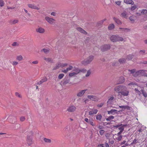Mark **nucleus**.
<instances>
[{
	"mask_svg": "<svg viewBox=\"0 0 147 147\" xmlns=\"http://www.w3.org/2000/svg\"><path fill=\"white\" fill-rule=\"evenodd\" d=\"M128 71L130 72L132 74V75L135 77L140 76H146V72L147 71L146 70H142L136 71L135 69H133L131 70L129 69Z\"/></svg>",
	"mask_w": 147,
	"mask_h": 147,
	"instance_id": "1",
	"label": "nucleus"
},
{
	"mask_svg": "<svg viewBox=\"0 0 147 147\" xmlns=\"http://www.w3.org/2000/svg\"><path fill=\"white\" fill-rule=\"evenodd\" d=\"M110 39L113 42L122 41L123 40V38L118 35H112L110 37Z\"/></svg>",
	"mask_w": 147,
	"mask_h": 147,
	"instance_id": "2",
	"label": "nucleus"
},
{
	"mask_svg": "<svg viewBox=\"0 0 147 147\" xmlns=\"http://www.w3.org/2000/svg\"><path fill=\"white\" fill-rule=\"evenodd\" d=\"M94 58V57L93 56H90L87 57L86 59L83 61L82 63V64L84 65H87L91 63L93 60Z\"/></svg>",
	"mask_w": 147,
	"mask_h": 147,
	"instance_id": "3",
	"label": "nucleus"
},
{
	"mask_svg": "<svg viewBox=\"0 0 147 147\" xmlns=\"http://www.w3.org/2000/svg\"><path fill=\"white\" fill-rule=\"evenodd\" d=\"M129 93V91L127 88L124 86L122 90L120 92V94L124 96H127L128 95Z\"/></svg>",
	"mask_w": 147,
	"mask_h": 147,
	"instance_id": "4",
	"label": "nucleus"
},
{
	"mask_svg": "<svg viewBox=\"0 0 147 147\" xmlns=\"http://www.w3.org/2000/svg\"><path fill=\"white\" fill-rule=\"evenodd\" d=\"M110 45H102L100 47L101 50L102 51H105L110 49Z\"/></svg>",
	"mask_w": 147,
	"mask_h": 147,
	"instance_id": "5",
	"label": "nucleus"
},
{
	"mask_svg": "<svg viewBox=\"0 0 147 147\" xmlns=\"http://www.w3.org/2000/svg\"><path fill=\"white\" fill-rule=\"evenodd\" d=\"M124 86H119L116 87L114 88L115 91L120 94V92L122 90Z\"/></svg>",
	"mask_w": 147,
	"mask_h": 147,
	"instance_id": "6",
	"label": "nucleus"
},
{
	"mask_svg": "<svg viewBox=\"0 0 147 147\" xmlns=\"http://www.w3.org/2000/svg\"><path fill=\"white\" fill-rule=\"evenodd\" d=\"M76 109V108L75 106L71 105L68 107L67 111L69 112H73L75 111Z\"/></svg>",
	"mask_w": 147,
	"mask_h": 147,
	"instance_id": "7",
	"label": "nucleus"
},
{
	"mask_svg": "<svg viewBox=\"0 0 147 147\" xmlns=\"http://www.w3.org/2000/svg\"><path fill=\"white\" fill-rule=\"evenodd\" d=\"M45 19L48 22L51 24H53L55 21V19L47 16L45 17Z\"/></svg>",
	"mask_w": 147,
	"mask_h": 147,
	"instance_id": "8",
	"label": "nucleus"
},
{
	"mask_svg": "<svg viewBox=\"0 0 147 147\" xmlns=\"http://www.w3.org/2000/svg\"><path fill=\"white\" fill-rule=\"evenodd\" d=\"M87 97L88 99L94 101H97L98 100L97 97L95 96L94 95H88Z\"/></svg>",
	"mask_w": 147,
	"mask_h": 147,
	"instance_id": "9",
	"label": "nucleus"
},
{
	"mask_svg": "<svg viewBox=\"0 0 147 147\" xmlns=\"http://www.w3.org/2000/svg\"><path fill=\"white\" fill-rule=\"evenodd\" d=\"M26 141L29 145H30L32 143V138L31 136H28L27 138Z\"/></svg>",
	"mask_w": 147,
	"mask_h": 147,
	"instance_id": "10",
	"label": "nucleus"
},
{
	"mask_svg": "<svg viewBox=\"0 0 147 147\" xmlns=\"http://www.w3.org/2000/svg\"><path fill=\"white\" fill-rule=\"evenodd\" d=\"M87 90H81L77 93V96H82Z\"/></svg>",
	"mask_w": 147,
	"mask_h": 147,
	"instance_id": "11",
	"label": "nucleus"
},
{
	"mask_svg": "<svg viewBox=\"0 0 147 147\" xmlns=\"http://www.w3.org/2000/svg\"><path fill=\"white\" fill-rule=\"evenodd\" d=\"M67 65V63H62V64H58L56 66V67L54 68V69H57L59 68L60 66L62 67H63Z\"/></svg>",
	"mask_w": 147,
	"mask_h": 147,
	"instance_id": "12",
	"label": "nucleus"
},
{
	"mask_svg": "<svg viewBox=\"0 0 147 147\" xmlns=\"http://www.w3.org/2000/svg\"><path fill=\"white\" fill-rule=\"evenodd\" d=\"M120 16L121 17L126 19L127 18H128L127 13L125 11H124L122 13H121Z\"/></svg>",
	"mask_w": 147,
	"mask_h": 147,
	"instance_id": "13",
	"label": "nucleus"
},
{
	"mask_svg": "<svg viewBox=\"0 0 147 147\" xmlns=\"http://www.w3.org/2000/svg\"><path fill=\"white\" fill-rule=\"evenodd\" d=\"M28 6L29 7L32 9H37V7L36 5L33 4H28Z\"/></svg>",
	"mask_w": 147,
	"mask_h": 147,
	"instance_id": "14",
	"label": "nucleus"
},
{
	"mask_svg": "<svg viewBox=\"0 0 147 147\" xmlns=\"http://www.w3.org/2000/svg\"><path fill=\"white\" fill-rule=\"evenodd\" d=\"M124 3L129 4L133 5L134 3L132 0H124Z\"/></svg>",
	"mask_w": 147,
	"mask_h": 147,
	"instance_id": "15",
	"label": "nucleus"
},
{
	"mask_svg": "<svg viewBox=\"0 0 147 147\" xmlns=\"http://www.w3.org/2000/svg\"><path fill=\"white\" fill-rule=\"evenodd\" d=\"M117 110L115 109H111L110 111H107L108 114H114L117 113Z\"/></svg>",
	"mask_w": 147,
	"mask_h": 147,
	"instance_id": "16",
	"label": "nucleus"
},
{
	"mask_svg": "<svg viewBox=\"0 0 147 147\" xmlns=\"http://www.w3.org/2000/svg\"><path fill=\"white\" fill-rule=\"evenodd\" d=\"M23 58L21 55H17L16 57V60L18 61H21L23 60Z\"/></svg>",
	"mask_w": 147,
	"mask_h": 147,
	"instance_id": "17",
	"label": "nucleus"
},
{
	"mask_svg": "<svg viewBox=\"0 0 147 147\" xmlns=\"http://www.w3.org/2000/svg\"><path fill=\"white\" fill-rule=\"evenodd\" d=\"M113 19L117 24L121 25L122 24L121 21L119 20L114 17L113 18Z\"/></svg>",
	"mask_w": 147,
	"mask_h": 147,
	"instance_id": "18",
	"label": "nucleus"
},
{
	"mask_svg": "<svg viewBox=\"0 0 147 147\" xmlns=\"http://www.w3.org/2000/svg\"><path fill=\"white\" fill-rule=\"evenodd\" d=\"M18 22V21L17 20H11L9 21V23L11 24H15L17 23Z\"/></svg>",
	"mask_w": 147,
	"mask_h": 147,
	"instance_id": "19",
	"label": "nucleus"
},
{
	"mask_svg": "<svg viewBox=\"0 0 147 147\" xmlns=\"http://www.w3.org/2000/svg\"><path fill=\"white\" fill-rule=\"evenodd\" d=\"M98 112V110L96 109H94L93 111H90L89 112V115H92L93 114H96Z\"/></svg>",
	"mask_w": 147,
	"mask_h": 147,
	"instance_id": "20",
	"label": "nucleus"
},
{
	"mask_svg": "<svg viewBox=\"0 0 147 147\" xmlns=\"http://www.w3.org/2000/svg\"><path fill=\"white\" fill-rule=\"evenodd\" d=\"M77 30L82 33L84 34H87V32H86L82 28H77Z\"/></svg>",
	"mask_w": 147,
	"mask_h": 147,
	"instance_id": "21",
	"label": "nucleus"
},
{
	"mask_svg": "<svg viewBox=\"0 0 147 147\" xmlns=\"http://www.w3.org/2000/svg\"><path fill=\"white\" fill-rule=\"evenodd\" d=\"M119 107L121 109H126L127 110H130V107L128 106H119Z\"/></svg>",
	"mask_w": 147,
	"mask_h": 147,
	"instance_id": "22",
	"label": "nucleus"
},
{
	"mask_svg": "<svg viewBox=\"0 0 147 147\" xmlns=\"http://www.w3.org/2000/svg\"><path fill=\"white\" fill-rule=\"evenodd\" d=\"M114 97L113 96L110 97L109 99L107 102L108 104H111L112 102V101L114 99Z\"/></svg>",
	"mask_w": 147,
	"mask_h": 147,
	"instance_id": "23",
	"label": "nucleus"
},
{
	"mask_svg": "<svg viewBox=\"0 0 147 147\" xmlns=\"http://www.w3.org/2000/svg\"><path fill=\"white\" fill-rule=\"evenodd\" d=\"M47 78H44L43 79L40 81V82L37 83L38 84H40L43 83L44 82H45L47 81Z\"/></svg>",
	"mask_w": 147,
	"mask_h": 147,
	"instance_id": "24",
	"label": "nucleus"
},
{
	"mask_svg": "<svg viewBox=\"0 0 147 147\" xmlns=\"http://www.w3.org/2000/svg\"><path fill=\"white\" fill-rule=\"evenodd\" d=\"M37 32L40 33H42L45 32V30L42 28H39L37 30Z\"/></svg>",
	"mask_w": 147,
	"mask_h": 147,
	"instance_id": "25",
	"label": "nucleus"
},
{
	"mask_svg": "<svg viewBox=\"0 0 147 147\" xmlns=\"http://www.w3.org/2000/svg\"><path fill=\"white\" fill-rule=\"evenodd\" d=\"M115 26L113 24H110L108 26V29L109 30H111L114 28Z\"/></svg>",
	"mask_w": 147,
	"mask_h": 147,
	"instance_id": "26",
	"label": "nucleus"
},
{
	"mask_svg": "<svg viewBox=\"0 0 147 147\" xmlns=\"http://www.w3.org/2000/svg\"><path fill=\"white\" fill-rule=\"evenodd\" d=\"M134 57V55H129L127 56V59L128 60H131Z\"/></svg>",
	"mask_w": 147,
	"mask_h": 147,
	"instance_id": "27",
	"label": "nucleus"
},
{
	"mask_svg": "<svg viewBox=\"0 0 147 147\" xmlns=\"http://www.w3.org/2000/svg\"><path fill=\"white\" fill-rule=\"evenodd\" d=\"M102 117V116L101 115H97L96 116V119L97 120L100 121L101 120Z\"/></svg>",
	"mask_w": 147,
	"mask_h": 147,
	"instance_id": "28",
	"label": "nucleus"
},
{
	"mask_svg": "<svg viewBox=\"0 0 147 147\" xmlns=\"http://www.w3.org/2000/svg\"><path fill=\"white\" fill-rule=\"evenodd\" d=\"M44 140L46 143H51V141L50 139L45 138H44Z\"/></svg>",
	"mask_w": 147,
	"mask_h": 147,
	"instance_id": "29",
	"label": "nucleus"
},
{
	"mask_svg": "<svg viewBox=\"0 0 147 147\" xmlns=\"http://www.w3.org/2000/svg\"><path fill=\"white\" fill-rule=\"evenodd\" d=\"M73 70L75 71V72L77 73V74L80 72V70L77 68H75L74 69H73Z\"/></svg>",
	"mask_w": 147,
	"mask_h": 147,
	"instance_id": "30",
	"label": "nucleus"
},
{
	"mask_svg": "<svg viewBox=\"0 0 147 147\" xmlns=\"http://www.w3.org/2000/svg\"><path fill=\"white\" fill-rule=\"evenodd\" d=\"M114 118V117L113 116H110L108 117V118L106 119V120L107 121H111V120L113 119Z\"/></svg>",
	"mask_w": 147,
	"mask_h": 147,
	"instance_id": "31",
	"label": "nucleus"
},
{
	"mask_svg": "<svg viewBox=\"0 0 147 147\" xmlns=\"http://www.w3.org/2000/svg\"><path fill=\"white\" fill-rule=\"evenodd\" d=\"M119 28L120 29H121L122 31L123 32H128L129 31V29L127 28Z\"/></svg>",
	"mask_w": 147,
	"mask_h": 147,
	"instance_id": "32",
	"label": "nucleus"
},
{
	"mask_svg": "<svg viewBox=\"0 0 147 147\" xmlns=\"http://www.w3.org/2000/svg\"><path fill=\"white\" fill-rule=\"evenodd\" d=\"M119 61L120 63H123L125 62V60L124 58H122L119 59Z\"/></svg>",
	"mask_w": 147,
	"mask_h": 147,
	"instance_id": "33",
	"label": "nucleus"
},
{
	"mask_svg": "<svg viewBox=\"0 0 147 147\" xmlns=\"http://www.w3.org/2000/svg\"><path fill=\"white\" fill-rule=\"evenodd\" d=\"M141 92H142L143 95L145 97H147V94L144 91V90H141Z\"/></svg>",
	"mask_w": 147,
	"mask_h": 147,
	"instance_id": "34",
	"label": "nucleus"
},
{
	"mask_svg": "<svg viewBox=\"0 0 147 147\" xmlns=\"http://www.w3.org/2000/svg\"><path fill=\"white\" fill-rule=\"evenodd\" d=\"M147 13V10L146 9H143L141 10V13L142 14H146Z\"/></svg>",
	"mask_w": 147,
	"mask_h": 147,
	"instance_id": "35",
	"label": "nucleus"
},
{
	"mask_svg": "<svg viewBox=\"0 0 147 147\" xmlns=\"http://www.w3.org/2000/svg\"><path fill=\"white\" fill-rule=\"evenodd\" d=\"M44 59L47 61H48L50 62H52L53 61L50 58H45Z\"/></svg>",
	"mask_w": 147,
	"mask_h": 147,
	"instance_id": "36",
	"label": "nucleus"
},
{
	"mask_svg": "<svg viewBox=\"0 0 147 147\" xmlns=\"http://www.w3.org/2000/svg\"><path fill=\"white\" fill-rule=\"evenodd\" d=\"M11 63L12 64V65L14 66H16L17 65L18 63V62L16 61H14L12 62Z\"/></svg>",
	"mask_w": 147,
	"mask_h": 147,
	"instance_id": "37",
	"label": "nucleus"
},
{
	"mask_svg": "<svg viewBox=\"0 0 147 147\" xmlns=\"http://www.w3.org/2000/svg\"><path fill=\"white\" fill-rule=\"evenodd\" d=\"M4 3L3 0H0V7H2L4 5Z\"/></svg>",
	"mask_w": 147,
	"mask_h": 147,
	"instance_id": "38",
	"label": "nucleus"
},
{
	"mask_svg": "<svg viewBox=\"0 0 147 147\" xmlns=\"http://www.w3.org/2000/svg\"><path fill=\"white\" fill-rule=\"evenodd\" d=\"M76 75H77V73H76L74 72L69 73V76L70 77H72L73 76H75Z\"/></svg>",
	"mask_w": 147,
	"mask_h": 147,
	"instance_id": "39",
	"label": "nucleus"
},
{
	"mask_svg": "<svg viewBox=\"0 0 147 147\" xmlns=\"http://www.w3.org/2000/svg\"><path fill=\"white\" fill-rule=\"evenodd\" d=\"M64 76V74H59L58 76V78L60 79H61Z\"/></svg>",
	"mask_w": 147,
	"mask_h": 147,
	"instance_id": "40",
	"label": "nucleus"
},
{
	"mask_svg": "<svg viewBox=\"0 0 147 147\" xmlns=\"http://www.w3.org/2000/svg\"><path fill=\"white\" fill-rule=\"evenodd\" d=\"M136 8L137 6L136 5H134L131 7L130 8V9L131 11H133Z\"/></svg>",
	"mask_w": 147,
	"mask_h": 147,
	"instance_id": "41",
	"label": "nucleus"
},
{
	"mask_svg": "<svg viewBox=\"0 0 147 147\" xmlns=\"http://www.w3.org/2000/svg\"><path fill=\"white\" fill-rule=\"evenodd\" d=\"M115 2V3L118 5H119L121 3V1H116L115 0H113Z\"/></svg>",
	"mask_w": 147,
	"mask_h": 147,
	"instance_id": "42",
	"label": "nucleus"
},
{
	"mask_svg": "<svg viewBox=\"0 0 147 147\" xmlns=\"http://www.w3.org/2000/svg\"><path fill=\"white\" fill-rule=\"evenodd\" d=\"M44 52L45 53H47L49 52V50L48 49H42Z\"/></svg>",
	"mask_w": 147,
	"mask_h": 147,
	"instance_id": "43",
	"label": "nucleus"
},
{
	"mask_svg": "<svg viewBox=\"0 0 147 147\" xmlns=\"http://www.w3.org/2000/svg\"><path fill=\"white\" fill-rule=\"evenodd\" d=\"M91 74V71L90 70L88 71L86 74V76L88 77Z\"/></svg>",
	"mask_w": 147,
	"mask_h": 147,
	"instance_id": "44",
	"label": "nucleus"
},
{
	"mask_svg": "<svg viewBox=\"0 0 147 147\" xmlns=\"http://www.w3.org/2000/svg\"><path fill=\"white\" fill-rule=\"evenodd\" d=\"M12 45L13 46H18L19 45V44L16 42H14L12 43Z\"/></svg>",
	"mask_w": 147,
	"mask_h": 147,
	"instance_id": "45",
	"label": "nucleus"
},
{
	"mask_svg": "<svg viewBox=\"0 0 147 147\" xmlns=\"http://www.w3.org/2000/svg\"><path fill=\"white\" fill-rule=\"evenodd\" d=\"M73 69V67L71 66L70 65L69 66V67L67 68V71H69L70 70H71Z\"/></svg>",
	"mask_w": 147,
	"mask_h": 147,
	"instance_id": "46",
	"label": "nucleus"
},
{
	"mask_svg": "<svg viewBox=\"0 0 147 147\" xmlns=\"http://www.w3.org/2000/svg\"><path fill=\"white\" fill-rule=\"evenodd\" d=\"M89 123H90V125H92L93 126H94V123L92 121V120H91L90 119H89Z\"/></svg>",
	"mask_w": 147,
	"mask_h": 147,
	"instance_id": "47",
	"label": "nucleus"
},
{
	"mask_svg": "<svg viewBox=\"0 0 147 147\" xmlns=\"http://www.w3.org/2000/svg\"><path fill=\"white\" fill-rule=\"evenodd\" d=\"M105 131L103 130H101L99 131V133L100 135H102L104 134Z\"/></svg>",
	"mask_w": 147,
	"mask_h": 147,
	"instance_id": "48",
	"label": "nucleus"
},
{
	"mask_svg": "<svg viewBox=\"0 0 147 147\" xmlns=\"http://www.w3.org/2000/svg\"><path fill=\"white\" fill-rule=\"evenodd\" d=\"M120 80H122L121 81H120V83H122L125 81V79L123 77H121L120 78Z\"/></svg>",
	"mask_w": 147,
	"mask_h": 147,
	"instance_id": "49",
	"label": "nucleus"
},
{
	"mask_svg": "<svg viewBox=\"0 0 147 147\" xmlns=\"http://www.w3.org/2000/svg\"><path fill=\"white\" fill-rule=\"evenodd\" d=\"M69 80H66L64 81L63 83V84L64 85H65V84H67L69 83Z\"/></svg>",
	"mask_w": 147,
	"mask_h": 147,
	"instance_id": "50",
	"label": "nucleus"
},
{
	"mask_svg": "<svg viewBox=\"0 0 147 147\" xmlns=\"http://www.w3.org/2000/svg\"><path fill=\"white\" fill-rule=\"evenodd\" d=\"M145 50H141L139 52V53L140 54L142 55L144 54L145 53Z\"/></svg>",
	"mask_w": 147,
	"mask_h": 147,
	"instance_id": "51",
	"label": "nucleus"
},
{
	"mask_svg": "<svg viewBox=\"0 0 147 147\" xmlns=\"http://www.w3.org/2000/svg\"><path fill=\"white\" fill-rule=\"evenodd\" d=\"M129 19L133 23L134 22V20L132 16H130L129 18Z\"/></svg>",
	"mask_w": 147,
	"mask_h": 147,
	"instance_id": "52",
	"label": "nucleus"
},
{
	"mask_svg": "<svg viewBox=\"0 0 147 147\" xmlns=\"http://www.w3.org/2000/svg\"><path fill=\"white\" fill-rule=\"evenodd\" d=\"M15 95L16 96L19 98H21L22 97L21 95L18 92H16L15 93Z\"/></svg>",
	"mask_w": 147,
	"mask_h": 147,
	"instance_id": "53",
	"label": "nucleus"
},
{
	"mask_svg": "<svg viewBox=\"0 0 147 147\" xmlns=\"http://www.w3.org/2000/svg\"><path fill=\"white\" fill-rule=\"evenodd\" d=\"M109 144H113L114 143V141L110 139L109 140Z\"/></svg>",
	"mask_w": 147,
	"mask_h": 147,
	"instance_id": "54",
	"label": "nucleus"
},
{
	"mask_svg": "<svg viewBox=\"0 0 147 147\" xmlns=\"http://www.w3.org/2000/svg\"><path fill=\"white\" fill-rule=\"evenodd\" d=\"M20 119L21 121H23L25 120V118L24 117H22L20 118Z\"/></svg>",
	"mask_w": 147,
	"mask_h": 147,
	"instance_id": "55",
	"label": "nucleus"
},
{
	"mask_svg": "<svg viewBox=\"0 0 147 147\" xmlns=\"http://www.w3.org/2000/svg\"><path fill=\"white\" fill-rule=\"evenodd\" d=\"M137 141V140L136 139H134L133 141V142L131 143V144H136V143Z\"/></svg>",
	"mask_w": 147,
	"mask_h": 147,
	"instance_id": "56",
	"label": "nucleus"
},
{
	"mask_svg": "<svg viewBox=\"0 0 147 147\" xmlns=\"http://www.w3.org/2000/svg\"><path fill=\"white\" fill-rule=\"evenodd\" d=\"M86 70L85 69H82L80 70V72H82L83 73H85L86 72Z\"/></svg>",
	"mask_w": 147,
	"mask_h": 147,
	"instance_id": "57",
	"label": "nucleus"
},
{
	"mask_svg": "<svg viewBox=\"0 0 147 147\" xmlns=\"http://www.w3.org/2000/svg\"><path fill=\"white\" fill-rule=\"evenodd\" d=\"M98 147H104L103 144H99L98 146Z\"/></svg>",
	"mask_w": 147,
	"mask_h": 147,
	"instance_id": "58",
	"label": "nucleus"
},
{
	"mask_svg": "<svg viewBox=\"0 0 147 147\" xmlns=\"http://www.w3.org/2000/svg\"><path fill=\"white\" fill-rule=\"evenodd\" d=\"M103 105V104L101 103L100 104H98L97 105V106L98 107H101Z\"/></svg>",
	"mask_w": 147,
	"mask_h": 147,
	"instance_id": "59",
	"label": "nucleus"
},
{
	"mask_svg": "<svg viewBox=\"0 0 147 147\" xmlns=\"http://www.w3.org/2000/svg\"><path fill=\"white\" fill-rule=\"evenodd\" d=\"M85 121L86 122L89 123V120L87 118H86L85 119Z\"/></svg>",
	"mask_w": 147,
	"mask_h": 147,
	"instance_id": "60",
	"label": "nucleus"
},
{
	"mask_svg": "<svg viewBox=\"0 0 147 147\" xmlns=\"http://www.w3.org/2000/svg\"><path fill=\"white\" fill-rule=\"evenodd\" d=\"M119 129L120 130V131H123V129H124V128H123V127L122 126V127H119Z\"/></svg>",
	"mask_w": 147,
	"mask_h": 147,
	"instance_id": "61",
	"label": "nucleus"
},
{
	"mask_svg": "<svg viewBox=\"0 0 147 147\" xmlns=\"http://www.w3.org/2000/svg\"><path fill=\"white\" fill-rule=\"evenodd\" d=\"M122 138V136L121 135L119 137L117 138V140L120 141L121 140Z\"/></svg>",
	"mask_w": 147,
	"mask_h": 147,
	"instance_id": "62",
	"label": "nucleus"
},
{
	"mask_svg": "<svg viewBox=\"0 0 147 147\" xmlns=\"http://www.w3.org/2000/svg\"><path fill=\"white\" fill-rule=\"evenodd\" d=\"M51 15L53 16H55V13L54 12H52L51 13Z\"/></svg>",
	"mask_w": 147,
	"mask_h": 147,
	"instance_id": "63",
	"label": "nucleus"
},
{
	"mask_svg": "<svg viewBox=\"0 0 147 147\" xmlns=\"http://www.w3.org/2000/svg\"><path fill=\"white\" fill-rule=\"evenodd\" d=\"M105 147H109V145L107 143H105Z\"/></svg>",
	"mask_w": 147,
	"mask_h": 147,
	"instance_id": "64",
	"label": "nucleus"
}]
</instances>
